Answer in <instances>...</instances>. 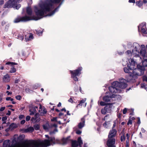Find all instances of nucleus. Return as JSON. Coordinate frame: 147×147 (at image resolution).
Returning a JSON list of instances; mask_svg holds the SVG:
<instances>
[{
    "instance_id": "1",
    "label": "nucleus",
    "mask_w": 147,
    "mask_h": 147,
    "mask_svg": "<svg viewBox=\"0 0 147 147\" xmlns=\"http://www.w3.org/2000/svg\"><path fill=\"white\" fill-rule=\"evenodd\" d=\"M61 1V0H45L44 1H41L39 3L38 6H34V11L36 15L40 16H52L54 14L57 8L47 15H46L54 8V4L58 3Z\"/></svg>"
},
{
    "instance_id": "2",
    "label": "nucleus",
    "mask_w": 147,
    "mask_h": 147,
    "mask_svg": "<svg viewBox=\"0 0 147 147\" xmlns=\"http://www.w3.org/2000/svg\"><path fill=\"white\" fill-rule=\"evenodd\" d=\"M129 64H128L127 67L129 69L126 67L124 68V70L126 73L129 74V78L126 77V80H128L127 82H129L132 78H136L137 76L140 75L139 72L142 71V70H144V66H141L139 67V65L137 66L138 68L135 69L136 62L134 61V59H129Z\"/></svg>"
},
{
    "instance_id": "3",
    "label": "nucleus",
    "mask_w": 147,
    "mask_h": 147,
    "mask_svg": "<svg viewBox=\"0 0 147 147\" xmlns=\"http://www.w3.org/2000/svg\"><path fill=\"white\" fill-rule=\"evenodd\" d=\"M45 136L48 139L44 140H39L28 144L27 147H47L51 145L56 143L62 144H64V138L60 140L58 139L55 140L54 138H49L48 135H45Z\"/></svg>"
},
{
    "instance_id": "4",
    "label": "nucleus",
    "mask_w": 147,
    "mask_h": 147,
    "mask_svg": "<svg viewBox=\"0 0 147 147\" xmlns=\"http://www.w3.org/2000/svg\"><path fill=\"white\" fill-rule=\"evenodd\" d=\"M132 49L131 53L130 51H127L126 53L127 54L129 55V56L134 55V57H138L140 59H141V57L139 56L140 54L143 57L144 60H147L146 58V50L144 45H142L140 46L138 43H134L132 47Z\"/></svg>"
},
{
    "instance_id": "5",
    "label": "nucleus",
    "mask_w": 147,
    "mask_h": 147,
    "mask_svg": "<svg viewBox=\"0 0 147 147\" xmlns=\"http://www.w3.org/2000/svg\"><path fill=\"white\" fill-rule=\"evenodd\" d=\"M128 80H126L123 79H121L120 82L117 81L114 82L112 84V86L109 87L110 91V95H113L114 97L117 95H115L116 93H119L121 92V90L119 89H123L126 88L127 85L126 84Z\"/></svg>"
},
{
    "instance_id": "6",
    "label": "nucleus",
    "mask_w": 147,
    "mask_h": 147,
    "mask_svg": "<svg viewBox=\"0 0 147 147\" xmlns=\"http://www.w3.org/2000/svg\"><path fill=\"white\" fill-rule=\"evenodd\" d=\"M38 19L34 18V17L25 16L22 17H19L15 18L13 22L17 23L20 22H26L31 20H37Z\"/></svg>"
},
{
    "instance_id": "7",
    "label": "nucleus",
    "mask_w": 147,
    "mask_h": 147,
    "mask_svg": "<svg viewBox=\"0 0 147 147\" xmlns=\"http://www.w3.org/2000/svg\"><path fill=\"white\" fill-rule=\"evenodd\" d=\"M22 1V0H9L5 3L3 7L4 8H14L16 3H20Z\"/></svg>"
},
{
    "instance_id": "8",
    "label": "nucleus",
    "mask_w": 147,
    "mask_h": 147,
    "mask_svg": "<svg viewBox=\"0 0 147 147\" xmlns=\"http://www.w3.org/2000/svg\"><path fill=\"white\" fill-rule=\"evenodd\" d=\"M82 69V67H80L76 70L70 71L71 77L75 81H77L78 80V78L76 76H78L81 74L80 71Z\"/></svg>"
},
{
    "instance_id": "9",
    "label": "nucleus",
    "mask_w": 147,
    "mask_h": 147,
    "mask_svg": "<svg viewBox=\"0 0 147 147\" xmlns=\"http://www.w3.org/2000/svg\"><path fill=\"white\" fill-rule=\"evenodd\" d=\"M138 31H141L144 34L147 33V29L146 28V23L143 22L141 24L138 26Z\"/></svg>"
},
{
    "instance_id": "10",
    "label": "nucleus",
    "mask_w": 147,
    "mask_h": 147,
    "mask_svg": "<svg viewBox=\"0 0 147 147\" xmlns=\"http://www.w3.org/2000/svg\"><path fill=\"white\" fill-rule=\"evenodd\" d=\"M115 138H108L107 143V144L108 147H115Z\"/></svg>"
},
{
    "instance_id": "11",
    "label": "nucleus",
    "mask_w": 147,
    "mask_h": 147,
    "mask_svg": "<svg viewBox=\"0 0 147 147\" xmlns=\"http://www.w3.org/2000/svg\"><path fill=\"white\" fill-rule=\"evenodd\" d=\"M82 144V141L81 140V137H80L78 138V142L76 141L72 142V146L73 147H77L78 146L79 144L80 147H81V145Z\"/></svg>"
},
{
    "instance_id": "12",
    "label": "nucleus",
    "mask_w": 147,
    "mask_h": 147,
    "mask_svg": "<svg viewBox=\"0 0 147 147\" xmlns=\"http://www.w3.org/2000/svg\"><path fill=\"white\" fill-rule=\"evenodd\" d=\"M117 131L114 129H112L109 132L108 138H115L116 134Z\"/></svg>"
},
{
    "instance_id": "13",
    "label": "nucleus",
    "mask_w": 147,
    "mask_h": 147,
    "mask_svg": "<svg viewBox=\"0 0 147 147\" xmlns=\"http://www.w3.org/2000/svg\"><path fill=\"white\" fill-rule=\"evenodd\" d=\"M39 116V114L36 113L34 117H33L31 118V121L34 123L38 122L40 120Z\"/></svg>"
},
{
    "instance_id": "14",
    "label": "nucleus",
    "mask_w": 147,
    "mask_h": 147,
    "mask_svg": "<svg viewBox=\"0 0 147 147\" xmlns=\"http://www.w3.org/2000/svg\"><path fill=\"white\" fill-rule=\"evenodd\" d=\"M114 97V96L113 95H110L109 96H106L103 98V100L105 101L108 102H110L111 99V98Z\"/></svg>"
},
{
    "instance_id": "15",
    "label": "nucleus",
    "mask_w": 147,
    "mask_h": 147,
    "mask_svg": "<svg viewBox=\"0 0 147 147\" xmlns=\"http://www.w3.org/2000/svg\"><path fill=\"white\" fill-rule=\"evenodd\" d=\"M34 130V128L33 127H30L28 128L23 129V131L24 133H26L28 132H32Z\"/></svg>"
},
{
    "instance_id": "16",
    "label": "nucleus",
    "mask_w": 147,
    "mask_h": 147,
    "mask_svg": "<svg viewBox=\"0 0 147 147\" xmlns=\"http://www.w3.org/2000/svg\"><path fill=\"white\" fill-rule=\"evenodd\" d=\"M10 77L9 75L7 74L4 76L3 78V81L5 82H7L9 81Z\"/></svg>"
},
{
    "instance_id": "17",
    "label": "nucleus",
    "mask_w": 147,
    "mask_h": 147,
    "mask_svg": "<svg viewBox=\"0 0 147 147\" xmlns=\"http://www.w3.org/2000/svg\"><path fill=\"white\" fill-rule=\"evenodd\" d=\"M33 35L30 34H28L27 35L25 36V39L26 41L32 40L33 39Z\"/></svg>"
},
{
    "instance_id": "18",
    "label": "nucleus",
    "mask_w": 147,
    "mask_h": 147,
    "mask_svg": "<svg viewBox=\"0 0 147 147\" xmlns=\"http://www.w3.org/2000/svg\"><path fill=\"white\" fill-rule=\"evenodd\" d=\"M105 107H108L106 109L107 110V112L108 113H111V111L112 109L114 107L112 104L108 105Z\"/></svg>"
},
{
    "instance_id": "19",
    "label": "nucleus",
    "mask_w": 147,
    "mask_h": 147,
    "mask_svg": "<svg viewBox=\"0 0 147 147\" xmlns=\"http://www.w3.org/2000/svg\"><path fill=\"white\" fill-rule=\"evenodd\" d=\"M82 122L80 123L78 125V127L80 129L82 128L84 125L85 120L83 118H82L81 119Z\"/></svg>"
},
{
    "instance_id": "20",
    "label": "nucleus",
    "mask_w": 147,
    "mask_h": 147,
    "mask_svg": "<svg viewBox=\"0 0 147 147\" xmlns=\"http://www.w3.org/2000/svg\"><path fill=\"white\" fill-rule=\"evenodd\" d=\"M26 13L29 15H31L32 13V9L30 7H28L26 8Z\"/></svg>"
},
{
    "instance_id": "21",
    "label": "nucleus",
    "mask_w": 147,
    "mask_h": 147,
    "mask_svg": "<svg viewBox=\"0 0 147 147\" xmlns=\"http://www.w3.org/2000/svg\"><path fill=\"white\" fill-rule=\"evenodd\" d=\"M17 127V125L16 124L13 123L9 125V128L12 130L16 128Z\"/></svg>"
},
{
    "instance_id": "22",
    "label": "nucleus",
    "mask_w": 147,
    "mask_h": 147,
    "mask_svg": "<svg viewBox=\"0 0 147 147\" xmlns=\"http://www.w3.org/2000/svg\"><path fill=\"white\" fill-rule=\"evenodd\" d=\"M36 111L34 108L30 109L29 111L30 112V115H34L36 113Z\"/></svg>"
},
{
    "instance_id": "23",
    "label": "nucleus",
    "mask_w": 147,
    "mask_h": 147,
    "mask_svg": "<svg viewBox=\"0 0 147 147\" xmlns=\"http://www.w3.org/2000/svg\"><path fill=\"white\" fill-rule=\"evenodd\" d=\"M107 107H105L104 108L102 109L101 110V113L103 114H105L107 113V110L106 109L107 108Z\"/></svg>"
},
{
    "instance_id": "24",
    "label": "nucleus",
    "mask_w": 147,
    "mask_h": 147,
    "mask_svg": "<svg viewBox=\"0 0 147 147\" xmlns=\"http://www.w3.org/2000/svg\"><path fill=\"white\" fill-rule=\"evenodd\" d=\"M39 112H40V114L41 115H43L45 114H46L47 113V111L45 109L43 110L42 111L41 110V111L40 110H39Z\"/></svg>"
},
{
    "instance_id": "25",
    "label": "nucleus",
    "mask_w": 147,
    "mask_h": 147,
    "mask_svg": "<svg viewBox=\"0 0 147 147\" xmlns=\"http://www.w3.org/2000/svg\"><path fill=\"white\" fill-rule=\"evenodd\" d=\"M136 4L139 7H141L143 5L142 3L140 1L136 2Z\"/></svg>"
},
{
    "instance_id": "26",
    "label": "nucleus",
    "mask_w": 147,
    "mask_h": 147,
    "mask_svg": "<svg viewBox=\"0 0 147 147\" xmlns=\"http://www.w3.org/2000/svg\"><path fill=\"white\" fill-rule=\"evenodd\" d=\"M86 98H84L81 100L80 102V103L78 104V106H82V104L84 103L86 101Z\"/></svg>"
},
{
    "instance_id": "27",
    "label": "nucleus",
    "mask_w": 147,
    "mask_h": 147,
    "mask_svg": "<svg viewBox=\"0 0 147 147\" xmlns=\"http://www.w3.org/2000/svg\"><path fill=\"white\" fill-rule=\"evenodd\" d=\"M16 71V69L15 68L12 67L11 69L9 71V72L10 73H15Z\"/></svg>"
},
{
    "instance_id": "28",
    "label": "nucleus",
    "mask_w": 147,
    "mask_h": 147,
    "mask_svg": "<svg viewBox=\"0 0 147 147\" xmlns=\"http://www.w3.org/2000/svg\"><path fill=\"white\" fill-rule=\"evenodd\" d=\"M6 65H10L11 66H12L13 65H16L17 64L16 63L14 62H8L6 63Z\"/></svg>"
},
{
    "instance_id": "29",
    "label": "nucleus",
    "mask_w": 147,
    "mask_h": 147,
    "mask_svg": "<svg viewBox=\"0 0 147 147\" xmlns=\"http://www.w3.org/2000/svg\"><path fill=\"white\" fill-rule=\"evenodd\" d=\"M103 125L105 127L107 128L109 126V123L106 122L103 124Z\"/></svg>"
},
{
    "instance_id": "30",
    "label": "nucleus",
    "mask_w": 147,
    "mask_h": 147,
    "mask_svg": "<svg viewBox=\"0 0 147 147\" xmlns=\"http://www.w3.org/2000/svg\"><path fill=\"white\" fill-rule=\"evenodd\" d=\"M34 129L36 130H38L39 128L40 127L39 125L38 124H36L34 125Z\"/></svg>"
},
{
    "instance_id": "31",
    "label": "nucleus",
    "mask_w": 147,
    "mask_h": 147,
    "mask_svg": "<svg viewBox=\"0 0 147 147\" xmlns=\"http://www.w3.org/2000/svg\"><path fill=\"white\" fill-rule=\"evenodd\" d=\"M16 5L14 8H15L16 9H18L21 7V5L20 4L17 5V3H16Z\"/></svg>"
},
{
    "instance_id": "32",
    "label": "nucleus",
    "mask_w": 147,
    "mask_h": 147,
    "mask_svg": "<svg viewBox=\"0 0 147 147\" xmlns=\"http://www.w3.org/2000/svg\"><path fill=\"white\" fill-rule=\"evenodd\" d=\"M125 137L124 135L121 136V142L125 141Z\"/></svg>"
},
{
    "instance_id": "33",
    "label": "nucleus",
    "mask_w": 147,
    "mask_h": 147,
    "mask_svg": "<svg viewBox=\"0 0 147 147\" xmlns=\"http://www.w3.org/2000/svg\"><path fill=\"white\" fill-rule=\"evenodd\" d=\"M7 118L6 117H3L2 118V120L3 121V123H5V121L7 120Z\"/></svg>"
},
{
    "instance_id": "34",
    "label": "nucleus",
    "mask_w": 147,
    "mask_h": 147,
    "mask_svg": "<svg viewBox=\"0 0 147 147\" xmlns=\"http://www.w3.org/2000/svg\"><path fill=\"white\" fill-rule=\"evenodd\" d=\"M58 131V130L57 128L55 129L53 131H52L50 132V134H55L56 132Z\"/></svg>"
},
{
    "instance_id": "35",
    "label": "nucleus",
    "mask_w": 147,
    "mask_h": 147,
    "mask_svg": "<svg viewBox=\"0 0 147 147\" xmlns=\"http://www.w3.org/2000/svg\"><path fill=\"white\" fill-rule=\"evenodd\" d=\"M100 104L101 106H105L106 105V104L105 102L102 101L100 102Z\"/></svg>"
},
{
    "instance_id": "36",
    "label": "nucleus",
    "mask_w": 147,
    "mask_h": 147,
    "mask_svg": "<svg viewBox=\"0 0 147 147\" xmlns=\"http://www.w3.org/2000/svg\"><path fill=\"white\" fill-rule=\"evenodd\" d=\"M6 100H11V101H13V99L10 97H7L6 98Z\"/></svg>"
},
{
    "instance_id": "37",
    "label": "nucleus",
    "mask_w": 147,
    "mask_h": 147,
    "mask_svg": "<svg viewBox=\"0 0 147 147\" xmlns=\"http://www.w3.org/2000/svg\"><path fill=\"white\" fill-rule=\"evenodd\" d=\"M57 117H54L52 119H51V121H54V122H57Z\"/></svg>"
},
{
    "instance_id": "38",
    "label": "nucleus",
    "mask_w": 147,
    "mask_h": 147,
    "mask_svg": "<svg viewBox=\"0 0 147 147\" xmlns=\"http://www.w3.org/2000/svg\"><path fill=\"white\" fill-rule=\"evenodd\" d=\"M16 98L18 100H20L21 99V97L20 95H18L16 96Z\"/></svg>"
},
{
    "instance_id": "39",
    "label": "nucleus",
    "mask_w": 147,
    "mask_h": 147,
    "mask_svg": "<svg viewBox=\"0 0 147 147\" xmlns=\"http://www.w3.org/2000/svg\"><path fill=\"white\" fill-rule=\"evenodd\" d=\"M127 109V108H125L123 110V114H125L126 113Z\"/></svg>"
},
{
    "instance_id": "40",
    "label": "nucleus",
    "mask_w": 147,
    "mask_h": 147,
    "mask_svg": "<svg viewBox=\"0 0 147 147\" xmlns=\"http://www.w3.org/2000/svg\"><path fill=\"white\" fill-rule=\"evenodd\" d=\"M132 123V120L131 119H129V120L128 121L127 123V125H129V124H131Z\"/></svg>"
},
{
    "instance_id": "41",
    "label": "nucleus",
    "mask_w": 147,
    "mask_h": 147,
    "mask_svg": "<svg viewBox=\"0 0 147 147\" xmlns=\"http://www.w3.org/2000/svg\"><path fill=\"white\" fill-rule=\"evenodd\" d=\"M129 140H126V141L125 147H129Z\"/></svg>"
},
{
    "instance_id": "42",
    "label": "nucleus",
    "mask_w": 147,
    "mask_h": 147,
    "mask_svg": "<svg viewBox=\"0 0 147 147\" xmlns=\"http://www.w3.org/2000/svg\"><path fill=\"white\" fill-rule=\"evenodd\" d=\"M43 127L44 129L47 130L48 129V126L47 125H43Z\"/></svg>"
},
{
    "instance_id": "43",
    "label": "nucleus",
    "mask_w": 147,
    "mask_h": 147,
    "mask_svg": "<svg viewBox=\"0 0 147 147\" xmlns=\"http://www.w3.org/2000/svg\"><path fill=\"white\" fill-rule=\"evenodd\" d=\"M30 118V117L29 116H27L26 117V120L27 121H29Z\"/></svg>"
},
{
    "instance_id": "44",
    "label": "nucleus",
    "mask_w": 147,
    "mask_h": 147,
    "mask_svg": "<svg viewBox=\"0 0 147 147\" xmlns=\"http://www.w3.org/2000/svg\"><path fill=\"white\" fill-rule=\"evenodd\" d=\"M27 1L28 3V4L29 5H30L32 3V0H27Z\"/></svg>"
},
{
    "instance_id": "45",
    "label": "nucleus",
    "mask_w": 147,
    "mask_h": 147,
    "mask_svg": "<svg viewBox=\"0 0 147 147\" xmlns=\"http://www.w3.org/2000/svg\"><path fill=\"white\" fill-rule=\"evenodd\" d=\"M143 80L147 82V77L146 76H144L143 78Z\"/></svg>"
},
{
    "instance_id": "46",
    "label": "nucleus",
    "mask_w": 147,
    "mask_h": 147,
    "mask_svg": "<svg viewBox=\"0 0 147 147\" xmlns=\"http://www.w3.org/2000/svg\"><path fill=\"white\" fill-rule=\"evenodd\" d=\"M141 87L142 88H144L145 89H146V88L145 87V85L144 84H141Z\"/></svg>"
},
{
    "instance_id": "47",
    "label": "nucleus",
    "mask_w": 147,
    "mask_h": 147,
    "mask_svg": "<svg viewBox=\"0 0 147 147\" xmlns=\"http://www.w3.org/2000/svg\"><path fill=\"white\" fill-rule=\"evenodd\" d=\"M5 107H1L0 109V111H3L5 109Z\"/></svg>"
},
{
    "instance_id": "48",
    "label": "nucleus",
    "mask_w": 147,
    "mask_h": 147,
    "mask_svg": "<svg viewBox=\"0 0 147 147\" xmlns=\"http://www.w3.org/2000/svg\"><path fill=\"white\" fill-rule=\"evenodd\" d=\"M4 2L3 0H0V6L3 4Z\"/></svg>"
},
{
    "instance_id": "49",
    "label": "nucleus",
    "mask_w": 147,
    "mask_h": 147,
    "mask_svg": "<svg viewBox=\"0 0 147 147\" xmlns=\"http://www.w3.org/2000/svg\"><path fill=\"white\" fill-rule=\"evenodd\" d=\"M129 3H135V0H129Z\"/></svg>"
},
{
    "instance_id": "50",
    "label": "nucleus",
    "mask_w": 147,
    "mask_h": 147,
    "mask_svg": "<svg viewBox=\"0 0 147 147\" xmlns=\"http://www.w3.org/2000/svg\"><path fill=\"white\" fill-rule=\"evenodd\" d=\"M68 101L72 103L73 102V100L72 98H71Z\"/></svg>"
},
{
    "instance_id": "51",
    "label": "nucleus",
    "mask_w": 147,
    "mask_h": 147,
    "mask_svg": "<svg viewBox=\"0 0 147 147\" xmlns=\"http://www.w3.org/2000/svg\"><path fill=\"white\" fill-rule=\"evenodd\" d=\"M81 132H82L81 131L79 130H77L76 131V133L77 134H81Z\"/></svg>"
},
{
    "instance_id": "52",
    "label": "nucleus",
    "mask_w": 147,
    "mask_h": 147,
    "mask_svg": "<svg viewBox=\"0 0 147 147\" xmlns=\"http://www.w3.org/2000/svg\"><path fill=\"white\" fill-rule=\"evenodd\" d=\"M24 117V116L23 115H21L19 116V118L20 119H22Z\"/></svg>"
},
{
    "instance_id": "53",
    "label": "nucleus",
    "mask_w": 147,
    "mask_h": 147,
    "mask_svg": "<svg viewBox=\"0 0 147 147\" xmlns=\"http://www.w3.org/2000/svg\"><path fill=\"white\" fill-rule=\"evenodd\" d=\"M25 122V120H22V121H21L20 122V123L21 124H24V123Z\"/></svg>"
},
{
    "instance_id": "54",
    "label": "nucleus",
    "mask_w": 147,
    "mask_h": 147,
    "mask_svg": "<svg viewBox=\"0 0 147 147\" xmlns=\"http://www.w3.org/2000/svg\"><path fill=\"white\" fill-rule=\"evenodd\" d=\"M126 136L127 137V140H129V136L128 135V134H126Z\"/></svg>"
},
{
    "instance_id": "55",
    "label": "nucleus",
    "mask_w": 147,
    "mask_h": 147,
    "mask_svg": "<svg viewBox=\"0 0 147 147\" xmlns=\"http://www.w3.org/2000/svg\"><path fill=\"white\" fill-rule=\"evenodd\" d=\"M121 114L120 113H119L118 115H117V116H118V117L119 118H120L121 117Z\"/></svg>"
},
{
    "instance_id": "56",
    "label": "nucleus",
    "mask_w": 147,
    "mask_h": 147,
    "mask_svg": "<svg viewBox=\"0 0 147 147\" xmlns=\"http://www.w3.org/2000/svg\"><path fill=\"white\" fill-rule=\"evenodd\" d=\"M19 81V80L18 79L16 80L15 81V82L16 83H17Z\"/></svg>"
},
{
    "instance_id": "57",
    "label": "nucleus",
    "mask_w": 147,
    "mask_h": 147,
    "mask_svg": "<svg viewBox=\"0 0 147 147\" xmlns=\"http://www.w3.org/2000/svg\"><path fill=\"white\" fill-rule=\"evenodd\" d=\"M7 95L11 94L12 93L11 92H9L8 91L7 92Z\"/></svg>"
},
{
    "instance_id": "58",
    "label": "nucleus",
    "mask_w": 147,
    "mask_h": 147,
    "mask_svg": "<svg viewBox=\"0 0 147 147\" xmlns=\"http://www.w3.org/2000/svg\"><path fill=\"white\" fill-rule=\"evenodd\" d=\"M7 90H9L10 88V86L9 85H7Z\"/></svg>"
},
{
    "instance_id": "59",
    "label": "nucleus",
    "mask_w": 147,
    "mask_h": 147,
    "mask_svg": "<svg viewBox=\"0 0 147 147\" xmlns=\"http://www.w3.org/2000/svg\"><path fill=\"white\" fill-rule=\"evenodd\" d=\"M141 131L142 132L144 133L145 132V130L143 128L141 129Z\"/></svg>"
},
{
    "instance_id": "60",
    "label": "nucleus",
    "mask_w": 147,
    "mask_h": 147,
    "mask_svg": "<svg viewBox=\"0 0 147 147\" xmlns=\"http://www.w3.org/2000/svg\"><path fill=\"white\" fill-rule=\"evenodd\" d=\"M63 115V114L61 113H60L59 114V116L60 117H61V116Z\"/></svg>"
},
{
    "instance_id": "61",
    "label": "nucleus",
    "mask_w": 147,
    "mask_h": 147,
    "mask_svg": "<svg viewBox=\"0 0 147 147\" xmlns=\"http://www.w3.org/2000/svg\"><path fill=\"white\" fill-rule=\"evenodd\" d=\"M52 126L53 127H57V125L55 124H53L52 125Z\"/></svg>"
},
{
    "instance_id": "62",
    "label": "nucleus",
    "mask_w": 147,
    "mask_h": 147,
    "mask_svg": "<svg viewBox=\"0 0 147 147\" xmlns=\"http://www.w3.org/2000/svg\"><path fill=\"white\" fill-rule=\"evenodd\" d=\"M61 106V102H59L58 104V107H60V106Z\"/></svg>"
},
{
    "instance_id": "63",
    "label": "nucleus",
    "mask_w": 147,
    "mask_h": 147,
    "mask_svg": "<svg viewBox=\"0 0 147 147\" xmlns=\"http://www.w3.org/2000/svg\"><path fill=\"white\" fill-rule=\"evenodd\" d=\"M143 2L144 3H147V1L146 0H144L143 1Z\"/></svg>"
},
{
    "instance_id": "64",
    "label": "nucleus",
    "mask_w": 147,
    "mask_h": 147,
    "mask_svg": "<svg viewBox=\"0 0 147 147\" xmlns=\"http://www.w3.org/2000/svg\"><path fill=\"white\" fill-rule=\"evenodd\" d=\"M138 147H144L142 145L140 144H138Z\"/></svg>"
}]
</instances>
